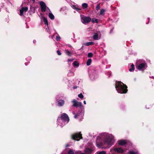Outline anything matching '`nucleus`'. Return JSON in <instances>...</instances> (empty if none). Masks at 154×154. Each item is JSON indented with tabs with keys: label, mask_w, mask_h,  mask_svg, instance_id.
<instances>
[{
	"label": "nucleus",
	"mask_w": 154,
	"mask_h": 154,
	"mask_svg": "<svg viewBox=\"0 0 154 154\" xmlns=\"http://www.w3.org/2000/svg\"><path fill=\"white\" fill-rule=\"evenodd\" d=\"M40 5L41 6L42 11L44 12L46 11L48 12H50L49 9L46 6L44 2H40Z\"/></svg>",
	"instance_id": "20e7f679"
},
{
	"label": "nucleus",
	"mask_w": 154,
	"mask_h": 154,
	"mask_svg": "<svg viewBox=\"0 0 154 154\" xmlns=\"http://www.w3.org/2000/svg\"><path fill=\"white\" fill-rule=\"evenodd\" d=\"M74 73L71 71H69V73L68 74V75L69 76H72L74 75Z\"/></svg>",
	"instance_id": "c85d7f7f"
},
{
	"label": "nucleus",
	"mask_w": 154,
	"mask_h": 154,
	"mask_svg": "<svg viewBox=\"0 0 154 154\" xmlns=\"http://www.w3.org/2000/svg\"><path fill=\"white\" fill-rule=\"evenodd\" d=\"M127 142L125 140H121L118 141V143L120 145H123L126 144Z\"/></svg>",
	"instance_id": "ddd939ff"
},
{
	"label": "nucleus",
	"mask_w": 154,
	"mask_h": 154,
	"mask_svg": "<svg viewBox=\"0 0 154 154\" xmlns=\"http://www.w3.org/2000/svg\"><path fill=\"white\" fill-rule=\"evenodd\" d=\"M92 152V150L89 148H86L85 150V152L86 154H90Z\"/></svg>",
	"instance_id": "6ab92c4d"
},
{
	"label": "nucleus",
	"mask_w": 154,
	"mask_h": 154,
	"mask_svg": "<svg viewBox=\"0 0 154 154\" xmlns=\"http://www.w3.org/2000/svg\"><path fill=\"white\" fill-rule=\"evenodd\" d=\"M93 56V54L91 52L89 53L88 54V57H91Z\"/></svg>",
	"instance_id": "c756f323"
},
{
	"label": "nucleus",
	"mask_w": 154,
	"mask_h": 154,
	"mask_svg": "<svg viewBox=\"0 0 154 154\" xmlns=\"http://www.w3.org/2000/svg\"><path fill=\"white\" fill-rule=\"evenodd\" d=\"M100 35H99L97 33H95L93 36V39L94 40H98L100 38Z\"/></svg>",
	"instance_id": "f8f14e48"
},
{
	"label": "nucleus",
	"mask_w": 154,
	"mask_h": 154,
	"mask_svg": "<svg viewBox=\"0 0 154 154\" xmlns=\"http://www.w3.org/2000/svg\"><path fill=\"white\" fill-rule=\"evenodd\" d=\"M92 60L91 59H89L87 61V63H86V64L87 66H89L91 63Z\"/></svg>",
	"instance_id": "5701e85b"
},
{
	"label": "nucleus",
	"mask_w": 154,
	"mask_h": 154,
	"mask_svg": "<svg viewBox=\"0 0 154 154\" xmlns=\"http://www.w3.org/2000/svg\"><path fill=\"white\" fill-rule=\"evenodd\" d=\"M43 21L45 24L47 25V26L48 25V23L47 19L45 17H44L43 18Z\"/></svg>",
	"instance_id": "bb28decb"
},
{
	"label": "nucleus",
	"mask_w": 154,
	"mask_h": 154,
	"mask_svg": "<svg viewBox=\"0 0 154 154\" xmlns=\"http://www.w3.org/2000/svg\"><path fill=\"white\" fill-rule=\"evenodd\" d=\"M134 66L133 64H132L131 65V68L129 69V71L130 72H132L134 71Z\"/></svg>",
	"instance_id": "cd10ccee"
},
{
	"label": "nucleus",
	"mask_w": 154,
	"mask_h": 154,
	"mask_svg": "<svg viewBox=\"0 0 154 154\" xmlns=\"http://www.w3.org/2000/svg\"><path fill=\"white\" fill-rule=\"evenodd\" d=\"M82 22L84 24H86L89 23L91 20V19L89 17H82L81 15Z\"/></svg>",
	"instance_id": "39448f33"
},
{
	"label": "nucleus",
	"mask_w": 154,
	"mask_h": 154,
	"mask_svg": "<svg viewBox=\"0 0 154 154\" xmlns=\"http://www.w3.org/2000/svg\"><path fill=\"white\" fill-rule=\"evenodd\" d=\"M78 97H79L81 98H82L83 97V96L82 94H80L78 95Z\"/></svg>",
	"instance_id": "7c9ffc66"
},
{
	"label": "nucleus",
	"mask_w": 154,
	"mask_h": 154,
	"mask_svg": "<svg viewBox=\"0 0 154 154\" xmlns=\"http://www.w3.org/2000/svg\"><path fill=\"white\" fill-rule=\"evenodd\" d=\"M46 31L48 32L49 34L51 33L50 31L49 30L48 28H46Z\"/></svg>",
	"instance_id": "f704fd0d"
},
{
	"label": "nucleus",
	"mask_w": 154,
	"mask_h": 154,
	"mask_svg": "<svg viewBox=\"0 0 154 154\" xmlns=\"http://www.w3.org/2000/svg\"><path fill=\"white\" fill-rule=\"evenodd\" d=\"M68 47H67L66 48L65 50V53L67 55L69 56H70L72 54V52L68 50V49L67 48Z\"/></svg>",
	"instance_id": "4468645a"
},
{
	"label": "nucleus",
	"mask_w": 154,
	"mask_h": 154,
	"mask_svg": "<svg viewBox=\"0 0 154 154\" xmlns=\"http://www.w3.org/2000/svg\"><path fill=\"white\" fill-rule=\"evenodd\" d=\"M48 16H49V17L51 20H53L54 19V16L51 13H49Z\"/></svg>",
	"instance_id": "412c9836"
},
{
	"label": "nucleus",
	"mask_w": 154,
	"mask_h": 154,
	"mask_svg": "<svg viewBox=\"0 0 154 154\" xmlns=\"http://www.w3.org/2000/svg\"><path fill=\"white\" fill-rule=\"evenodd\" d=\"M105 10L103 9H101L100 10V14L101 15H103L104 14L105 12Z\"/></svg>",
	"instance_id": "a878e982"
},
{
	"label": "nucleus",
	"mask_w": 154,
	"mask_h": 154,
	"mask_svg": "<svg viewBox=\"0 0 154 154\" xmlns=\"http://www.w3.org/2000/svg\"><path fill=\"white\" fill-rule=\"evenodd\" d=\"M79 154H85L84 153H79Z\"/></svg>",
	"instance_id": "c03bdc74"
},
{
	"label": "nucleus",
	"mask_w": 154,
	"mask_h": 154,
	"mask_svg": "<svg viewBox=\"0 0 154 154\" xmlns=\"http://www.w3.org/2000/svg\"><path fill=\"white\" fill-rule=\"evenodd\" d=\"M100 8V5H97L96 7V9L97 10H99Z\"/></svg>",
	"instance_id": "2f4dec72"
},
{
	"label": "nucleus",
	"mask_w": 154,
	"mask_h": 154,
	"mask_svg": "<svg viewBox=\"0 0 154 154\" xmlns=\"http://www.w3.org/2000/svg\"><path fill=\"white\" fill-rule=\"evenodd\" d=\"M94 44V42H89L84 43L83 45L86 46L92 45Z\"/></svg>",
	"instance_id": "f3484780"
},
{
	"label": "nucleus",
	"mask_w": 154,
	"mask_h": 154,
	"mask_svg": "<svg viewBox=\"0 0 154 154\" xmlns=\"http://www.w3.org/2000/svg\"><path fill=\"white\" fill-rule=\"evenodd\" d=\"M80 112L77 113L76 115H75L74 116V118L75 119L78 118L80 120H81L82 119H83V116H84V111L82 109Z\"/></svg>",
	"instance_id": "0eeeda50"
},
{
	"label": "nucleus",
	"mask_w": 154,
	"mask_h": 154,
	"mask_svg": "<svg viewBox=\"0 0 154 154\" xmlns=\"http://www.w3.org/2000/svg\"><path fill=\"white\" fill-rule=\"evenodd\" d=\"M60 38V37L59 35H57L56 36V40L57 41H58Z\"/></svg>",
	"instance_id": "473e14b6"
},
{
	"label": "nucleus",
	"mask_w": 154,
	"mask_h": 154,
	"mask_svg": "<svg viewBox=\"0 0 154 154\" xmlns=\"http://www.w3.org/2000/svg\"><path fill=\"white\" fill-rule=\"evenodd\" d=\"M72 7L73 9H75L77 11L79 12H80L81 9L78 6L76 5H73L72 6Z\"/></svg>",
	"instance_id": "2eb2a0df"
},
{
	"label": "nucleus",
	"mask_w": 154,
	"mask_h": 154,
	"mask_svg": "<svg viewBox=\"0 0 154 154\" xmlns=\"http://www.w3.org/2000/svg\"><path fill=\"white\" fill-rule=\"evenodd\" d=\"M83 103H84L85 104H86V101H84V102H83Z\"/></svg>",
	"instance_id": "79ce46f5"
},
{
	"label": "nucleus",
	"mask_w": 154,
	"mask_h": 154,
	"mask_svg": "<svg viewBox=\"0 0 154 154\" xmlns=\"http://www.w3.org/2000/svg\"><path fill=\"white\" fill-rule=\"evenodd\" d=\"M91 20L93 23H98V20L96 18H92Z\"/></svg>",
	"instance_id": "b1692460"
},
{
	"label": "nucleus",
	"mask_w": 154,
	"mask_h": 154,
	"mask_svg": "<svg viewBox=\"0 0 154 154\" xmlns=\"http://www.w3.org/2000/svg\"><path fill=\"white\" fill-rule=\"evenodd\" d=\"M97 139L96 146L98 148H100L103 145V143L100 140H103L104 144L107 145L108 148L111 146L115 142L114 136L106 133L101 134L97 137Z\"/></svg>",
	"instance_id": "f257e3e1"
},
{
	"label": "nucleus",
	"mask_w": 154,
	"mask_h": 154,
	"mask_svg": "<svg viewBox=\"0 0 154 154\" xmlns=\"http://www.w3.org/2000/svg\"><path fill=\"white\" fill-rule=\"evenodd\" d=\"M73 88L74 89H76L77 88V86H74Z\"/></svg>",
	"instance_id": "58836bf2"
},
{
	"label": "nucleus",
	"mask_w": 154,
	"mask_h": 154,
	"mask_svg": "<svg viewBox=\"0 0 154 154\" xmlns=\"http://www.w3.org/2000/svg\"><path fill=\"white\" fill-rule=\"evenodd\" d=\"M138 152L136 150H131L129 151L128 152L126 153V154H137Z\"/></svg>",
	"instance_id": "a211bd4d"
},
{
	"label": "nucleus",
	"mask_w": 154,
	"mask_h": 154,
	"mask_svg": "<svg viewBox=\"0 0 154 154\" xmlns=\"http://www.w3.org/2000/svg\"><path fill=\"white\" fill-rule=\"evenodd\" d=\"M28 10V8L27 7H23L20 10V15L21 16L23 15V13L26 12Z\"/></svg>",
	"instance_id": "9b49d317"
},
{
	"label": "nucleus",
	"mask_w": 154,
	"mask_h": 154,
	"mask_svg": "<svg viewBox=\"0 0 154 154\" xmlns=\"http://www.w3.org/2000/svg\"><path fill=\"white\" fill-rule=\"evenodd\" d=\"M68 47H69L70 48V51H73L72 50L73 48L71 45L69 46Z\"/></svg>",
	"instance_id": "72a5a7b5"
},
{
	"label": "nucleus",
	"mask_w": 154,
	"mask_h": 154,
	"mask_svg": "<svg viewBox=\"0 0 154 154\" xmlns=\"http://www.w3.org/2000/svg\"><path fill=\"white\" fill-rule=\"evenodd\" d=\"M90 76L92 79H95L94 78H93L92 75H90Z\"/></svg>",
	"instance_id": "4c0bfd02"
},
{
	"label": "nucleus",
	"mask_w": 154,
	"mask_h": 154,
	"mask_svg": "<svg viewBox=\"0 0 154 154\" xmlns=\"http://www.w3.org/2000/svg\"><path fill=\"white\" fill-rule=\"evenodd\" d=\"M58 101V104L59 106H63L64 103V101L63 100H60Z\"/></svg>",
	"instance_id": "dca6fc26"
},
{
	"label": "nucleus",
	"mask_w": 154,
	"mask_h": 154,
	"mask_svg": "<svg viewBox=\"0 0 154 154\" xmlns=\"http://www.w3.org/2000/svg\"><path fill=\"white\" fill-rule=\"evenodd\" d=\"M73 60V59H69L68 60V62H72Z\"/></svg>",
	"instance_id": "e433bc0d"
},
{
	"label": "nucleus",
	"mask_w": 154,
	"mask_h": 154,
	"mask_svg": "<svg viewBox=\"0 0 154 154\" xmlns=\"http://www.w3.org/2000/svg\"><path fill=\"white\" fill-rule=\"evenodd\" d=\"M69 118L67 114L63 113L62 114L60 117H58L57 122L58 126L61 128L67 124L69 122Z\"/></svg>",
	"instance_id": "f03ea898"
},
{
	"label": "nucleus",
	"mask_w": 154,
	"mask_h": 154,
	"mask_svg": "<svg viewBox=\"0 0 154 154\" xmlns=\"http://www.w3.org/2000/svg\"><path fill=\"white\" fill-rule=\"evenodd\" d=\"M72 138L75 140L79 141L80 139L82 138V134L80 133L73 134L72 135Z\"/></svg>",
	"instance_id": "423d86ee"
},
{
	"label": "nucleus",
	"mask_w": 154,
	"mask_h": 154,
	"mask_svg": "<svg viewBox=\"0 0 154 154\" xmlns=\"http://www.w3.org/2000/svg\"><path fill=\"white\" fill-rule=\"evenodd\" d=\"M30 1H32L34 3L35 2V0H30Z\"/></svg>",
	"instance_id": "a19ab883"
},
{
	"label": "nucleus",
	"mask_w": 154,
	"mask_h": 154,
	"mask_svg": "<svg viewBox=\"0 0 154 154\" xmlns=\"http://www.w3.org/2000/svg\"><path fill=\"white\" fill-rule=\"evenodd\" d=\"M146 63L145 61L139 63L138 65L137 69L139 70H143L145 69V67L146 66Z\"/></svg>",
	"instance_id": "6e6552de"
},
{
	"label": "nucleus",
	"mask_w": 154,
	"mask_h": 154,
	"mask_svg": "<svg viewBox=\"0 0 154 154\" xmlns=\"http://www.w3.org/2000/svg\"><path fill=\"white\" fill-rule=\"evenodd\" d=\"M72 113H73V114H74V115H75V112H72Z\"/></svg>",
	"instance_id": "37998d69"
},
{
	"label": "nucleus",
	"mask_w": 154,
	"mask_h": 154,
	"mask_svg": "<svg viewBox=\"0 0 154 154\" xmlns=\"http://www.w3.org/2000/svg\"><path fill=\"white\" fill-rule=\"evenodd\" d=\"M36 42V41L35 40H34L33 41V42L34 43H35Z\"/></svg>",
	"instance_id": "ea45409f"
},
{
	"label": "nucleus",
	"mask_w": 154,
	"mask_h": 154,
	"mask_svg": "<svg viewBox=\"0 0 154 154\" xmlns=\"http://www.w3.org/2000/svg\"><path fill=\"white\" fill-rule=\"evenodd\" d=\"M115 88L118 92L121 94L126 93L128 90L127 86L121 82H116Z\"/></svg>",
	"instance_id": "7ed1b4c3"
},
{
	"label": "nucleus",
	"mask_w": 154,
	"mask_h": 154,
	"mask_svg": "<svg viewBox=\"0 0 154 154\" xmlns=\"http://www.w3.org/2000/svg\"><path fill=\"white\" fill-rule=\"evenodd\" d=\"M82 6L84 9L88 7V4L86 3H83L82 4Z\"/></svg>",
	"instance_id": "4be33fe9"
},
{
	"label": "nucleus",
	"mask_w": 154,
	"mask_h": 154,
	"mask_svg": "<svg viewBox=\"0 0 154 154\" xmlns=\"http://www.w3.org/2000/svg\"><path fill=\"white\" fill-rule=\"evenodd\" d=\"M73 64L74 66L76 67H79V64L78 62V61H75L73 63Z\"/></svg>",
	"instance_id": "aec40b11"
},
{
	"label": "nucleus",
	"mask_w": 154,
	"mask_h": 154,
	"mask_svg": "<svg viewBox=\"0 0 154 154\" xmlns=\"http://www.w3.org/2000/svg\"><path fill=\"white\" fill-rule=\"evenodd\" d=\"M113 151L115 152L119 153H122L124 152V150L121 148H116L113 149Z\"/></svg>",
	"instance_id": "9d476101"
},
{
	"label": "nucleus",
	"mask_w": 154,
	"mask_h": 154,
	"mask_svg": "<svg viewBox=\"0 0 154 154\" xmlns=\"http://www.w3.org/2000/svg\"><path fill=\"white\" fill-rule=\"evenodd\" d=\"M57 54L59 55H60L61 54V53L60 52L59 50L57 51Z\"/></svg>",
	"instance_id": "c9c22d12"
},
{
	"label": "nucleus",
	"mask_w": 154,
	"mask_h": 154,
	"mask_svg": "<svg viewBox=\"0 0 154 154\" xmlns=\"http://www.w3.org/2000/svg\"><path fill=\"white\" fill-rule=\"evenodd\" d=\"M96 154H106V152L104 151H98L96 153Z\"/></svg>",
	"instance_id": "393cba45"
},
{
	"label": "nucleus",
	"mask_w": 154,
	"mask_h": 154,
	"mask_svg": "<svg viewBox=\"0 0 154 154\" xmlns=\"http://www.w3.org/2000/svg\"><path fill=\"white\" fill-rule=\"evenodd\" d=\"M73 106L75 107L81 106L82 103L81 102H78L76 100H74L72 101Z\"/></svg>",
	"instance_id": "1a4fd4ad"
}]
</instances>
